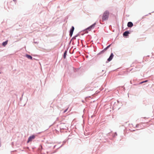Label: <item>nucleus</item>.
<instances>
[{
	"label": "nucleus",
	"mask_w": 154,
	"mask_h": 154,
	"mask_svg": "<svg viewBox=\"0 0 154 154\" xmlns=\"http://www.w3.org/2000/svg\"><path fill=\"white\" fill-rule=\"evenodd\" d=\"M89 28H90V29L91 30L92 29H94V28H93V27L92 26H91H91H89Z\"/></svg>",
	"instance_id": "5701e85b"
},
{
	"label": "nucleus",
	"mask_w": 154,
	"mask_h": 154,
	"mask_svg": "<svg viewBox=\"0 0 154 154\" xmlns=\"http://www.w3.org/2000/svg\"><path fill=\"white\" fill-rule=\"evenodd\" d=\"M143 123V122H141L139 124H137L135 126L136 128H139L140 127V125H142Z\"/></svg>",
	"instance_id": "f3484780"
},
{
	"label": "nucleus",
	"mask_w": 154,
	"mask_h": 154,
	"mask_svg": "<svg viewBox=\"0 0 154 154\" xmlns=\"http://www.w3.org/2000/svg\"><path fill=\"white\" fill-rule=\"evenodd\" d=\"M103 71H104V70H102V72H103Z\"/></svg>",
	"instance_id": "de8ad7c7"
},
{
	"label": "nucleus",
	"mask_w": 154,
	"mask_h": 154,
	"mask_svg": "<svg viewBox=\"0 0 154 154\" xmlns=\"http://www.w3.org/2000/svg\"><path fill=\"white\" fill-rule=\"evenodd\" d=\"M69 48V47H68V48H67L66 50L64 51L63 54V58L64 59H65L66 58V55H67V51H68V49Z\"/></svg>",
	"instance_id": "0eeeda50"
},
{
	"label": "nucleus",
	"mask_w": 154,
	"mask_h": 154,
	"mask_svg": "<svg viewBox=\"0 0 154 154\" xmlns=\"http://www.w3.org/2000/svg\"><path fill=\"white\" fill-rule=\"evenodd\" d=\"M153 12H154V11L152 12V13Z\"/></svg>",
	"instance_id": "8fccbe9b"
},
{
	"label": "nucleus",
	"mask_w": 154,
	"mask_h": 154,
	"mask_svg": "<svg viewBox=\"0 0 154 154\" xmlns=\"http://www.w3.org/2000/svg\"><path fill=\"white\" fill-rule=\"evenodd\" d=\"M67 110H68V108H67L65 110L63 111V112L65 113V112H66L67 111Z\"/></svg>",
	"instance_id": "cd10ccee"
},
{
	"label": "nucleus",
	"mask_w": 154,
	"mask_h": 154,
	"mask_svg": "<svg viewBox=\"0 0 154 154\" xmlns=\"http://www.w3.org/2000/svg\"><path fill=\"white\" fill-rule=\"evenodd\" d=\"M148 81V80H145L144 81H142L141 82H140L138 84L141 85V84H143V83L146 82H147Z\"/></svg>",
	"instance_id": "dca6fc26"
},
{
	"label": "nucleus",
	"mask_w": 154,
	"mask_h": 154,
	"mask_svg": "<svg viewBox=\"0 0 154 154\" xmlns=\"http://www.w3.org/2000/svg\"><path fill=\"white\" fill-rule=\"evenodd\" d=\"M114 56V55L113 53L111 52L110 54V55L109 57L107 59V61L106 62V63H108L112 59L113 57Z\"/></svg>",
	"instance_id": "7ed1b4c3"
},
{
	"label": "nucleus",
	"mask_w": 154,
	"mask_h": 154,
	"mask_svg": "<svg viewBox=\"0 0 154 154\" xmlns=\"http://www.w3.org/2000/svg\"><path fill=\"white\" fill-rule=\"evenodd\" d=\"M72 41V40L71 39L70 40V41H69V45H70L71 44V42Z\"/></svg>",
	"instance_id": "c756f323"
},
{
	"label": "nucleus",
	"mask_w": 154,
	"mask_h": 154,
	"mask_svg": "<svg viewBox=\"0 0 154 154\" xmlns=\"http://www.w3.org/2000/svg\"><path fill=\"white\" fill-rule=\"evenodd\" d=\"M144 123H143L142 124V125H140V127L139 128H140V129L143 128V127L145 126H143V124H144Z\"/></svg>",
	"instance_id": "6ab92c4d"
},
{
	"label": "nucleus",
	"mask_w": 154,
	"mask_h": 154,
	"mask_svg": "<svg viewBox=\"0 0 154 154\" xmlns=\"http://www.w3.org/2000/svg\"><path fill=\"white\" fill-rule=\"evenodd\" d=\"M42 133V132H40L38 133V134H40V133Z\"/></svg>",
	"instance_id": "a19ab883"
},
{
	"label": "nucleus",
	"mask_w": 154,
	"mask_h": 154,
	"mask_svg": "<svg viewBox=\"0 0 154 154\" xmlns=\"http://www.w3.org/2000/svg\"><path fill=\"white\" fill-rule=\"evenodd\" d=\"M132 70H133V71H134V68H132L131 70V71Z\"/></svg>",
	"instance_id": "4c0bfd02"
},
{
	"label": "nucleus",
	"mask_w": 154,
	"mask_h": 154,
	"mask_svg": "<svg viewBox=\"0 0 154 154\" xmlns=\"http://www.w3.org/2000/svg\"><path fill=\"white\" fill-rule=\"evenodd\" d=\"M84 33H82L81 34V35H84Z\"/></svg>",
	"instance_id": "58836bf2"
},
{
	"label": "nucleus",
	"mask_w": 154,
	"mask_h": 154,
	"mask_svg": "<svg viewBox=\"0 0 154 154\" xmlns=\"http://www.w3.org/2000/svg\"><path fill=\"white\" fill-rule=\"evenodd\" d=\"M89 28V27H87V28H86L85 29H84V30L85 32V33H88V30L89 31L91 30L90 29V28Z\"/></svg>",
	"instance_id": "2eb2a0df"
},
{
	"label": "nucleus",
	"mask_w": 154,
	"mask_h": 154,
	"mask_svg": "<svg viewBox=\"0 0 154 154\" xmlns=\"http://www.w3.org/2000/svg\"><path fill=\"white\" fill-rule=\"evenodd\" d=\"M95 116V115H93L91 116V118H92L93 117Z\"/></svg>",
	"instance_id": "7c9ffc66"
},
{
	"label": "nucleus",
	"mask_w": 154,
	"mask_h": 154,
	"mask_svg": "<svg viewBox=\"0 0 154 154\" xmlns=\"http://www.w3.org/2000/svg\"><path fill=\"white\" fill-rule=\"evenodd\" d=\"M23 95V93L22 94L21 97L20 98V101H21L22 100Z\"/></svg>",
	"instance_id": "412c9836"
},
{
	"label": "nucleus",
	"mask_w": 154,
	"mask_h": 154,
	"mask_svg": "<svg viewBox=\"0 0 154 154\" xmlns=\"http://www.w3.org/2000/svg\"><path fill=\"white\" fill-rule=\"evenodd\" d=\"M96 25V23H94L93 24H92L91 26L93 27V28H94V27H95Z\"/></svg>",
	"instance_id": "aec40b11"
},
{
	"label": "nucleus",
	"mask_w": 154,
	"mask_h": 154,
	"mask_svg": "<svg viewBox=\"0 0 154 154\" xmlns=\"http://www.w3.org/2000/svg\"><path fill=\"white\" fill-rule=\"evenodd\" d=\"M117 134L116 132H115V133H114L113 134H112V137H113L114 138L115 137H116V136H117Z\"/></svg>",
	"instance_id": "a211bd4d"
},
{
	"label": "nucleus",
	"mask_w": 154,
	"mask_h": 154,
	"mask_svg": "<svg viewBox=\"0 0 154 154\" xmlns=\"http://www.w3.org/2000/svg\"><path fill=\"white\" fill-rule=\"evenodd\" d=\"M79 33H78V34H77L76 35H75V36H76V37H77V36H78L79 35Z\"/></svg>",
	"instance_id": "c85d7f7f"
},
{
	"label": "nucleus",
	"mask_w": 154,
	"mask_h": 154,
	"mask_svg": "<svg viewBox=\"0 0 154 154\" xmlns=\"http://www.w3.org/2000/svg\"><path fill=\"white\" fill-rule=\"evenodd\" d=\"M56 146V145H55V146H54V147H53V149H54V148H55V147Z\"/></svg>",
	"instance_id": "ea45409f"
},
{
	"label": "nucleus",
	"mask_w": 154,
	"mask_h": 154,
	"mask_svg": "<svg viewBox=\"0 0 154 154\" xmlns=\"http://www.w3.org/2000/svg\"><path fill=\"white\" fill-rule=\"evenodd\" d=\"M56 131L58 132H59L58 131H57V130H56Z\"/></svg>",
	"instance_id": "09e8293b"
},
{
	"label": "nucleus",
	"mask_w": 154,
	"mask_h": 154,
	"mask_svg": "<svg viewBox=\"0 0 154 154\" xmlns=\"http://www.w3.org/2000/svg\"><path fill=\"white\" fill-rule=\"evenodd\" d=\"M35 138V135H32L30 136L28 139L27 141V143H29L30 141H32V140L34 139Z\"/></svg>",
	"instance_id": "39448f33"
},
{
	"label": "nucleus",
	"mask_w": 154,
	"mask_h": 154,
	"mask_svg": "<svg viewBox=\"0 0 154 154\" xmlns=\"http://www.w3.org/2000/svg\"><path fill=\"white\" fill-rule=\"evenodd\" d=\"M105 51H104L103 50L101 51L100 52H99L98 54H97V56H98L99 55L101 54H103Z\"/></svg>",
	"instance_id": "ddd939ff"
},
{
	"label": "nucleus",
	"mask_w": 154,
	"mask_h": 154,
	"mask_svg": "<svg viewBox=\"0 0 154 154\" xmlns=\"http://www.w3.org/2000/svg\"><path fill=\"white\" fill-rule=\"evenodd\" d=\"M96 51V48H95L94 49V51Z\"/></svg>",
	"instance_id": "e433bc0d"
},
{
	"label": "nucleus",
	"mask_w": 154,
	"mask_h": 154,
	"mask_svg": "<svg viewBox=\"0 0 154 154\" xmlns=\"http://www.w3.org/2000/svg\"><path fill=\"white\" fill-rule=\"evenodd\" d=\"M133 26V24L131 22H128L127 23V26L128 27L131 28Z\"/></svg>",
	"instance_id": "1a4fd4ad"
},
{
	"label": "nucleus",
	"mask_w": 154,
	"mask_h": 154,
	"mask_svg": "<svg viewBox=\"0 0 154 154\" xmlns=\"http://www.w3.org/2000/svg\"><path fill=\"white\" fill-rule=\"evenodd\" d=\"M147 15H148V14H146V15H145L144 16H143V17H142V18L140 19V20H139V21H140V20H142V19H143V18H144V17L145 16H147Z\"/></svg>",
	"instance_id": "b1692460"
},
{
	"label": "nucleus",
	"mask_w": 154,
	"mask_h": 154,
	"mask_svg": "<svg viewBox=\"0 0 154 154\" xmlns=\"http://www.w3.org/2000/svg\"><path fill=\"white\" fill-rule=\"evenodd\" d=\"M66 140H64L63 142V144L64 145V144L66 143Z\"/></svg>",
	"instance_id": "393cba45"
},
{
	"label": "nucleus",
	"mask_w": 154,
	"mask_h": 154,
	"mask_svg": "<svg viewBox=\"0 0 154 154\" xmlns=\"http://www.w3.org/2000/svg\"><path fill=\"white\" fill-rule=\"evenodd\" d=\"M140 67H139L138 66H136L135 68H134V72L138 71H140Z\"/></svg>",
	"instance_id": "9d476101"
},
{
	"label": "nucleus",
	"mask_w": 154,
	"mask_h": 154,
	"mask_svg": "<svg viewBox=\"0 0 154 154\" xmlns=\"http://www.w3.org/2000/svg\"><path fill=\"white\" fill-rule=\"evenodd\" d=\"M68 18V17H66V19H67Z\"/></svg>",
	"instance_id": "a18cd8bd"
},
{
	"label": "nucleus",
	"mask_w": 154,
	"mask_h": 154,
	"mask_svg": "<svg viewBox=\"0 0 154 154\" xmlns=\"http://www.w3.org/2000/svg\"><path fill=\"white\" fill-rule=\"evenodd\" d=\"M0 73H1V72H0Z\"/></svg>",
	"instance_id": "864d4df0"
},
{
	"label": "nucleus",
	"mask_w": 154,
	"mask_h": 154,
	"mask_svg": "<svg viewBox=\"0 0 154 154\" xmlns=\"http://www.w3.org/2000/svg\"><path fill=\"white\" fill-rule=\"evenodd\" d=\"M76 39V36H74L73 37H72V38H71V39L72 40H74L75 39Z\"/></svg>",
	"instance_id": "4be33fe9"
},
{
	"label": "nucleus",
	"mask_w": 154,
	"mask_h": 154,
	"mask_svg": "<svg viewBox=\"0 0 154 154\" xmlns=\"http://www.w3.org/2000/svg\"><path fill=\"white\" fill-rule=\"evenodd\" d=\"M117 101L118 103H119V101L118 100H117Z\"/></svg>",
	"instance_id": "37998d69"
},
{
	"label": "nucleus",
	"mask_w": 154,
	"mask_h": 154,
	"mask_svg": "<svg viewBox=\"0 0 154 154\" xmlns=\"http://www.w3.org/2000/svg\"><path fill=\"white\" fill-rule=\"evenodd\" d=\"M59 127L60 128V130L61 132H63L61 131L62 130L66 129L67 128L65 124L63 123H61L59 125Z\"/></svg>",
	"instance_id": "f03ea898"
},
{
	"label": "nucleus",
	"mask_w": 154,
	"mask_h": 154,
	"mask_svg": "<svg viewBox=\"0 0 154 154\" xmlns=\"http://www.w3.org/2000/svg\"><path fill=\"white\" fill-rule=\"evenodd\" d=\"M35 148V147H32V150L34 149Z\"/></svg>",
	"instance_id": "c9c22d12"
},
{
	"label": "nucleus",
	"mask_w": 154,
	"mask_h": 154,
	"mask_svg": "<svg viewBox=\"0 0 154 154\" xmlns=\"http://www.w3.org/2000/svg\"><path fill=\"white\" fill-rule=\"evenodd\" d=\"M148 14H151V13H149Z\"/></svg>",
	"instance_id": "3c124183"
},
{
	"label": "nucleus",
	"mask_w": 154,
	"mask_h": 154,
	"mask_svg": "<svg viewBox=\"0 0 154 154\" xmlns=\"http://www.w3.org/2000/svg\"><path fill=\"white\" fill-rule=\"evenodd\" d=\"M79 39H78V45H79Z\"/></svg>",
	"instance_id": "f704fd0d"
},
{
	"label": "nucleus",
	"mask_w": 154,
	"mask_h": 154,
	"mask_svg": "<svg viewBox=\"0 0 154 154\" xmlns=\"http://www.w3.org/2000/svg\"><path fill=\"white\" fill-rule=\"evenodd\" d=\"M139 84H133V85H134V86H136L137 85H139Z\"/></svg>",
	"instance_id": "2f4dec72"
},
{
	"label": "nucleus",
	"mask_w": 154,
	"mask_h": 154,
	"mask_svg": "<svg viewBox=\"0 0 154 154\" xmlns=\"http://www.w3.org/2000/svg\"><path fill=\"white\" fill-rule=\"evenodd\" d=\"M109 12L108 11L106 10L103 13L102 16V20L103 21L107 20L109 18Z\"/></svg>",
	"instance_id": "f257e3e1"
},
{
	"label": "nucleus",
	"mask_w": 154,
	"mask_h": 154,
	"mask_svg": "<svg viewBox=\"0 0 154 154\" xmlns=\"http://www.w3.org/2000/svg\"><path fill=\"white\" fill-rule=\"evenodd\" d=\"M8 42V40H6L5 41L3 42L2 43V45L4 47H5L7 44Z\"/></svg>",
	"instance_id": "9b49d317"
},
{
	"label": "nucleus",
	"mask_w": 154,
	"mask_h": 154,
	"mask_svg": "<svg viewBox=\"0 0 154 154\" xmlns=\"http://www.w3.org/2000/svg\"><path fill=\"white\" fill-rule=\"evenodd\" d=\"M130 33L129 30H127L124 32L123 33V36L124 38H127Z\"/></svg>",
	"instance_id": "20e7f679"
},
{
	"label": "nucleus",
	"mask_w": 154,
	"mask_h": 154,
	"mask_svg": "<svg viewBox=\"0 0 154 154\" xmlns=\"http://www.w3.org/2000/svg\"><path fill=\"white\" fill-rule=\"evenodd\" d=\"M25 56L26 57H27L28 59H30L31 60H32L33 59H35V58H33V57L31 55H29L28 54H26Z\"/></svg>",
	"instance_id": "6e6552de"
},
{
	"label": "nucleus",
	"mask_w": 154,
	"mask_h": 154,
	"mask_svg": "<svg viewBox=\"0 0 154 154\" xmlns=\"http://www.w3.org/2000/svg\"><path fill=\"white\" fill-rule=\"evenodd\" d=\"M14 143L13 142H12V143H11V145L12 146H13L14 145Z\"/></svg>",
	"instance_id": "72a5a7b5"
},
{
	"label": "nucleus",
	"mask_w": 154,
	"mask_h": 154,
	"mask_svg": "<svg viewBox=\"0 0 154 154\" xmlns=\"http://www.w3.org/2000/svg\"><path fill=\"white\" fill-rule=\"evenodd\" d=\"M112 44H110L106 47L105 48H104L103 50L105 52L108 48H109L111 46Z\"/></svg>",
	"instance_id": "f8f14e48"
},
{
	"label": "nucleus",
	"mask_w": 154,
	"mask_h": 154,
	"mask_svg": "<svg viewBox=\"0 0 154 154\" xmlns=\"http://www.w3.org/2000/svg\"><path fill=\"white\" fill-rule=\"evenodd\" d=\"M16 0H13V1L14 2H15L16 1Z\"/></svg>",
	"instance_id": "c03bdc74"
},
{
	"label": "nucleus",
	"mask_w": 154,
	"mask_h": 154,
	"mask_svg": "<svg viewBox=\"0 0 154 154\" xmlns=\"http://www.w3.org/2000/svg\"><path fill=\"white\" fill-rule=\"evenodd\" d=\"M27 149H28L29 150V147H27Z\"/></svg>",
	"instance_id": "49530a36"
},
{
	"label": "nucleus",
	"mask_w": 154,
	"mask_h": 154,
	"mask_svg": "<svg viewBox=\"0 0 154 154\" xmlns=\"http://www.w3.org/2000/svg\"><path fill=\"white\" fill-rule=\"evenodd\" d=\"M34 43L35 44H38V42L35 41L34 40Z\"/></svg>",
	"instance_id": "bb28decb"
},
{
	"label": "nucleus",
	"mask_w": 154,
	"mask_h": 154,
	"mask_svg": "<svg viewBox=\"0 0 154 154\" xmlns=\"http://www.w3.org/2000/svg\"><path fill=\"white\" fill-rule=\"evenodd\" d=\"M74 29L75 28L74 26H72L69 31V35L70 37H71L72 36L74 30Z\"/></svg>",
	"instance_id": "423d86ee"
},
{
	"label": "nucleus",
	"mask_w": 154,
	"mask_h": 154,
	"mask_svg": "<svg viewBox=\"0 0 154 154\" xmlns=\"http://www.w3.org/2000/svg\"><path fill=\"white\" fill-rule=\"evenodd\" d=\"M73 68L74 69V72L76 71H77V70L79 69H75V68L73 67Z\"/></svg>",
	"instance_id": "a878e982"
},
{
	"label": "nucleus",
	"mask_w": 154,
	"mask_h": 154,
	"mask_svg": "<svg viewBox=\"0 0 154 154\" xmlns=\"http://www.w3.org/2000/svg\"><path fill=\"white\" fill-rule=\"evenodd\" d=\"M42 146L41 144H40L39 146V148H38V151L40 152L42 151Z\"/></svg>",
	"instance_id": "4468645a"
},
{
	"label": "nucleus",
	"mask_w": 154,
	"mask_h": 154,
	"mask_svg": "<svg viewBox=\"0 0 154 154\" xmlns=\"http://www.w3.org/2000/svg\"><path fill=\"white\" fill-rule=\"evenodd\" d=\"M130 82L131 84H132V82L131 81Z\"/></svg>",
	"instance_id": "79ce46f5"
},
{
	"label": "nucleus",
	"mask_w": 154,
	"mask_h": 154,
	"mask_svg": "<svg viewBox=\"0 0 154 154\" xmlns=\"http://www.w3.org/2000/svg\"><path fill=\"white\" fill-rule=\"evenodd\" d=\"M63 145L62 144V145L60 147H59L58 148H57V149H58L59 148H60L62 146H63Z\"/></svg>",
	"instance_id": "473e14b6"
},
{
	"label": "nucleus",
	"mask_w": 154,
	"mask_h": 154,
	"mask_svg": "<svg viewBox=\"0 0 154 154\" xmlns=\"http://www.w3.org/2000/svg\"><path fill=\"white\" fill-rule=\"evenodd\" d=\"M72 45H73V42H72Z\"/></svg>",
	"instance_id": "603ef678"
}]
</instances>
